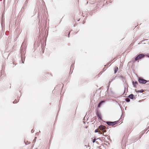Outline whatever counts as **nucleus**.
Wrapping results in <instances>:
<instances>
[{"instance_id":"f257e3e1","label":"nucleus","mask_w":149,"mask_h":149,"mask_svg":"<svg viewBox=\"0 0 149 149\" xmlns=\"http://www.w3.org/2000/svg\"><path fill=\"white\" fill-rule=\"evenodd\" d=\"M145 56V55L143 54H140L138 55L134 60H133L132 61L133 62H134L135 61H138L139 60L141 59L142 58H144Z\"/></svg>"},{"instance_id":"f03ea898","label":"nucleus","mask_w":149,"mask_h":149,"mask_svg":"<svg viewBox=\"0 0 149 149\" xmlns=\"http://www.w3.org/2000/svg\"><path fill=\"white\" fill-rule=\"evenodd\" d=\"M100 130L102 131L103 132H106L107 131L106 130V127L104 125H100L99 127Z\"/></svg>"},{"instance_id":"7ed1b4c3","label":"nucleus","mask_w":149,"mask_h":149,"mask_svg":"<svg viewBox=\"0 0 149 149\" xmlns=\"http://www.w3.org/2000/svg\"><path fill=\"white\" fill-rule=\"evenodd\" d=\"M139 81L140 83L145 84L147 81L146 80H145L143 78L140 77L139 79Z\"/></svg>"},{"instance_id":"20e7f679","label":"nucleus","mask_w":149,"mask_h":149,"mask_svg":"<svg viewBox=\"0 0 149 149\" xmlns=\"http://www.w3.org/2000/svg\"><path fill=\"white\" fill-rule=\"evenodd\" d=\"M106 123L109 125H113L116 124L117 122L116 121H114L113 122H107Z\"/></svg>"},{"instance_id":"39448f33","label":"nucleus","mask_w":149,"mask_h":149,"mask_svg":"<svg viewBox=\"0 0 149 149\" xmlns=\"http://www.w3.org/2000/svg\"><path fill=\"white\" fill-rule=\"evenodd\" d=\"M96 115H97V117H98V118L100 120H102V116L101 115V113L99 112H97V113H96Z\"/></svg>"},{"instance_id":"423d86ee","label":"nucleus","mask_w":149,"mask_h":149,"mask_svg":"<svg viewBox=\"0 0 149 149\" xmlns=\"http://www.w3.org/2000/svg\"><path fill=\"white\" fill-rule=\"evenodd\" d=\"M118 70V68L117 67H115L114 68V73H116Z\"/></svg>"},{"instance_id":"0eeeda50","label":"nucleus","mask_w":149,"mask_h":149,"mask_svg":"<svg viewBox=\"0 0 149 149\" xmlns=\"http://www.w3.org/2000/svg\"><path fill=\"white\" fill-rule=\"evenodd\" d=\"M19 101V99H15L13 102L14 104L17 103V102H18Z\"/></svg>"},{"instance_id":"6e6552de","label":"nucleus","mask_w":149,"mask_h":149,"mask_svg":"<svg viewBox=\"0 0 149 149\" xmlns=\"http://www.w3.org/2000/svg\"><path fill=\"white\" fill-rule=\"evenodd\" d=\"M104 101H101L100 103H99V104H98V107L99 108L100 107V106H101V104H102V103H104Z\"/></svg>"},{"instance_id":"1a4fd4ad","label":"nucleus","mask_w":149,"mask_h":149,"mask_svg":"<svg viewBox=\"0 0 149 149\" xmlns=\"http://www.w3.org/2000/svg\"><path fill=\"white\" fill-rule=\"evenodd\" d=\"M128 97L129 98L132 99L133 98L134 95L132 94H131L128 96Z\"/></svg>"},{"instance_id":"9d476101","label":"nucleus","mask_w":149,"mask_h":149,"mask_svg":"<svg viewBox=\"0 0 149 149\" xmlns=\"http://www.w3.org/2000/svg\"><path fill=\"white\" fill-rule=\"evenodd\" d=\"M125 100L127 102H129L130 101V100L128 98H126Z\"/></svg>"},{"instance_id":"9b49d317","label":"nucleus","mask_w":149,"mask_h":149,"mask_svg":"<svg viewBox=\"0 0 149 149\" xmlns=\"http://www.w3.org/2000/svg\"><path fill=\"white\" fill-rule=\"evenodd\" d=\"M133 84L134 85H136L138 84V83H137V82H136V81H135L134 83L133 82Z\"/></svg>"},{"instance_id":"f8f14e48","label":"nucleus","mask_w":149,"mask_h":149,"mask_svg":"<svg viewBox=\"0 0 149 149\" xmlns=\"http://www.w3.org/2000/svg\"><path fill=\"white\" fill-rule=\"evenodd\" d=\"M143 91V90H138V91L137 92H142Z\"/></svg>"},{"instance_id":"ddd939ff","label":"nucleus","mask_w":149,"mask_h":149,"mask_svg":"<svg viewBox=\"0 0 149 149\" xmlns=\"http://www.w3.org/2000/svg\"><path fill=\"white\" fill-rule=\"evenodd\" d=\"M99 132V131L98 130V129H96V130H95V132Z\"/></svg>"},{"instance_id":"4468645a","label":"nucleus","mask_w":149,"mask_h":149,"mask_svg":"<svg viewBox=\"0 0 149 149\" xmlns=\"http://www.w3.org/2000/svg\"><path fill=\"white\" fill-rule=\"evenodd\" d=\"M96 139H93V143H94V142H95V141H96Z\"/></svg>"},{"instance_id":"2eb2a0df","label":"nucleus","mask_w":149,"mask_h":149,"mask_svg":"<svg viewBox=\"0 0 149 149\" xmlns=\"http://www.w3.org/2000/svg\"><path fill=\"white\" fill-rule=\"evenodd\" d=\"M25 142V144L26 145L29 144L30 143V142H28L27 143H26V142Z\"/></svg>"},{"instance_id":"dca6fc26","label":"nucleus","mask_w":149,"mask_h":149,"mask_svg":"<svg viewBox=\"0 0 149 149\" xmlns=\"http://www.w3.org/2000/svg\"><path fill=\"white\" fill-rule=\"evenodd\" d=\"M103 132V136H107V135H106V134H105L104 133V132Z\"/></svg>"},{"instance_id":"f3484780","label":"nucleus","mask_w":149,"mask_h":149,"mask_svg":"<svg viewBox=\"0 0 149 149\" xmlns=\"http://www.w3.org/2000/svg\"><path fill=\"white\" fill-rule=\"evenodd\" d=\"M99 133L100 134H102V132H101L100 131H99Z\"/></svg>"},{"instance_id":"a211bd4d","label":"nucleus","mask_w":149,"mask_h":149,"mask_svg":"<svg viewBox=\"0 0 149 149\" xmlns=\"http://www.w3.org/2000/svg\"><path fill=\"white\" fill-rule=\"evenodd\" d=\"M103 133H102V134H103Z\"/></svg>"}]
</instances>
